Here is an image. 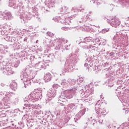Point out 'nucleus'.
Wrapping results in <instances>:
<instances>
[{"instance_id": "obj_1", "label": "nucleus", "mask_w": 129, "mask_h": 129, "mask_svg": "<svg viewBox=\"0 0 129 129\" xmlns=\"http://www.w3.org/2000/svg\"><path fill=\"white\" fill-rule=\"evenodd\" d=\"M120 25V21L118 19H114V20L111 21V26L114 27V28H117L118 26Z\"/></svg>"}, {"instance_id": "obj_2", "label": "nucleus", "mask_w": 129, "mask_h": 129, "mask_svg": "<svg viewBox=\"0 0 129 129\" xmlns=\"http://www.w3.org/2000/svg\"><path fill=\"white\" fill-rule=\"evenodd\" d=\"M51 78H52V76H51L50 74H46L44 76L45 82H49V81H51Z\"/></svg>"}, {"instance_id": "obj_3", "label": "nucleus", "mask_w": 129, "mask_h": 129, "mask_svg": "<svg viewBox=\"0 0 129 129\" xmlns=\"http://www.w3.org/2000/svg\"><path fill=\"white\" fill-rule=\"evenodd\" d=\"M49 34H50V35H52V36H53V34L49 33Z\"/></svg>"}]
</instances>
